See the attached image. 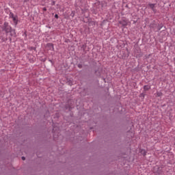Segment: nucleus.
Segmentation results:
<instances>
[{
    "label": "nucleus",
    "instance_id": "12",
    "mask_svg": "<svg viewBox=\"0 0 175 175\" xmlns=\"http://www.w3.org/2000/svg\"><path fill=\"white\" fill-rule=\"evenodd\" d=\"M81 49H83V51H85V49H87V45L86 44H83L81 46Z\"/></svg>",
    "mask_w": 175,
    "mask_h": 175
},
{
    "label": "nucleus",
    "instance_id": "3",
    "mask_svg": "<svg viewBox=\"0 0 175 175\" xmlns=\"http://www.w3.org/2000/svg\"><path fill=\"white\" fill-rule=\"evenodd\" d=\"M13 21H14V25H17L18 23V17L17 16H16L14 18H12Z\"/></svg>",
    "mask_w": 175,
    "mask_h": 175
},
{
    "label": "nucleus",
    "instance_id": "16",
    "mask_svg": "<svg viewBox=\"0 0 175 175\" xmlns=\"http://www.w3.org/2000/svg\"><path fill=\"white\" fill-rule=\"evenodd\" d=\"M29 50H31V51L34 50L36 51V47L31 46V47L29 48Z\"/></svg>",
    "mask_w": 175,
    "mask_h": 175
},
{
    "label": "nucleus",
    "instance_id": "14",
    "mask_svg": "<svg viewBox=\"0 0 175 175\" xmlns=\"http://www.w3.org/2000/svg\"><path fill=\"white\" fill-rule=\"evenodd\" d=\"M162 95H163V94L161 92H157V96H162Z\"/></svg>",
    "mask_w": 175,
    "mask_h": 175
},
{
    "label": "nucleus",
    "instance_id": "23",
    "mask_svg": "<svg viewBox=\"0 0 175 175\" xmlns=\"http://www.w3.org/2000/svg\"><path fill=\"white\" fill-rule=\"evenodd\" d=\"M58 17H59V16H58V14H56L55 15V18H58Z\"/></svg>",
    "mask_w": 175,
    "mask_h": 175
},
{
    "label": "nucleus",
    "instance_id": "18",
    "mask_svg": "<svg viewBox=\"0 0 175 175\" xmlns=\"http://www.w3.org/2000/svg\"><path fill=\"white\" fill-rule=\"evenodd\" d=\"M70 16L71 17H75V11H72V12L70 14Z\"/></svg>",
    "mask_w": 175,
    "mask_h": 175
},
{
    "label": "nucleus",
    "instance_id": "20",
    "mask_svg": "<svg viewBox=\"0 0 175 175\" xmlns=\"http://www.w3.org/2000/svg\"><path fill=\"white\" fill-rule=\"evenodd\" d=\"M42 10H43L44 12H47V8H46L44 7V8H42Z\"/></svg>",
    "mask_w": 175,
    "mask_h": 175
},
{
    "label": "nucleus",
    "instance_id": "7",
    "mask_svg": "<svg viewBox=\"0 0 175 175\" xmlns=\"http://www.w3.org/2000/svg\"><path fill=\"white\" fill-rule=\"evenodd\" d=\"M120 23L122 24L123 27H126L128 25V23L125 21H120Z\"/></svg>",
    "mask_w": 175,
    "mask_h": 175
},
{
    "label": "nucleus",
    "instance_id": "15",
    "mask_svg": "<svg viewBox=\"0 0 175 175\" xmlns=\"http://www.w3.org/2000/svg\"><path fill=\"white\" fill-rule=\"evenodd\" d=\"M77 67H78L79 69H82V68H83V64H77Z\"/></svg>",
    "mask_w": 175,
    "mask_h": 175
},
{
    "label": "nucleus",
    "instance_id": "11",
    "mask_svg": "<svg viewBox=\"0 0 175 175\" xmlns=\"http://www.w3.org/2000/svg\"><path fill=\"white\" fill-rule=\"evenodd\" d=\"M94 73L96 76H100V72H99L98 70H96Z\"/></svg>",
    "mask_w": 175,
    "mask_h": 175
},
{
    "label": "nucleus",
    "instance_id": "21",
    "mask_svg": "<svg viewBox=\"0 0 175 175\" xmlns=\"http://www.w3.org/2000/svg\"><path fill=\"white\" fill-rule=\"evenodd\" d=\"M53 139H54V140H56V139H56L55 133H53Z\"/></svg>",
    "mask_w": 175,
    "mask_h": 175
},
{
    "label": "nucleus",
    "instance_id": "1",
    "mask_svg": "<svg viewBox=\"0 0 175 175\" xmlns=\"http://www.w3.org/2000/svg\"><path fill=\"white\" fill-rule=\"evenodd\" d=\"M2 31H5V34L0 36V40L1 42L8 41V34L10 33V36L16 38V30L12 29V27L9 25V23L5 22L1 26Z\"/></svg>",
    "mask_w": 175,
    "mask_h": 175
},
{
    "label": "nucleus",
    "instance_id": "10",
    "mask_svg": "<svg viewBox=\"0 0 175 175\" xmlns=\"http://www.w3.org/2000/svg\"><path fill=\"white\" fill-rule=\"evenodd\" d=\"M145 96H146V94L145 93H141L139 94V98H142V99H144Z\"/></svg>",
    "mask_w": 175,
    "mask_h": 175
},
{
    "label": "nucleus",
    "instance_id": "2",
    "mask_svg": "<svg viewBox=\"0 0 175 175\" xmlns=\"http://www.w3.org/2000/svg\"><path fill=\"white\" fill-rule=\"evenodd\" d=\"M149 27L152 29H155V28H157V27H158V24H157V23H155V21H153L152 22V23L150 24Z\"/></svg>",
    "mask_w": 175,
    "mask_h": 175
},
{
    "label": "nucleus",
    "instance_id": "13",
    "mask_svg": "<svg viewBox=\"0 0 175 175\" xmlns=\"http://www.w3.org/2000/svg\"><path fill=\"white\" fill-rule=\"evenodd\" d=\"M10 17L11 18H15L16 16H14V14H13V12H10Z\"/></svg>",
    "mask_w": 175,
    "mask_h": 175
},
{
    "label": "nucleus",
    "instance_id": "24",
    "mask_svg": "<svg viewBox=\"0 0 175 175\" xmlns=\"http://www.w3.org/2000/svg\"><path fill=\"white\" fill-rule=\"evenodd\" d=\"M10 40H12V38H10Z\"/></svg>",
    "mask_w": 175,
    "mask_h": 175
},
{
    "label": "nucleus",
    "instance_id": "22",
    "mask_svg": "<svg viewBox=\"0 0 175 175\" xmlns=\"http://www.w3.org/2000/svg\"><path fill=\"white\" fill-rule=\"evenodd\" d=\"M21 159H22V161H25V157H22Z\"/></svg>",
    "mask_w": 175,
    "mask_h": 175
},
{
    "label": "nucleus",
    "instance_id": "19",
    "mask_svg": "<svg viewBox=\"0 0 175 175\" xmlns=\"http://www.w3.org/2000/svg\"><path fill=\"white\" fill-rule=\"evenodd\" d=\"M142 154L143 157H146V152L144 150H142Z\"/></svg>",
    "mask_w": 175,
    "mask_h": 175
},
{
    "label": "nucleus",
    "instance_id": "4",
    "mask_svg": "<svg viewBox=\"0 0 175 175\" xmlns=\"http://www.w3.org/2000/svg\"><path fill=\"white\" fill-rule=\"evenodd\" d=\"M64 107L66 110H68V111H70L72 110V106H70V105L69 104H66Z\"/></svg>",
    "mask_w": 175,
    "mask_h": 175
},
{
    "label": "nucleus",
    "instance_id": "9",
    "mask_svg": "<svg viewBox=\"0 0 175 175\" xmlns=\"http://www.w3.org/2000/svg\"><path fill=\"white\" fill-rule=\"evenodd\" d=\"M149 6H150V9H152V10H154V8H155V4L150 3V4H149Z\"/></svg>",
    "mask_w": 175,
    "mask_h": 175
},
{
    "label": "nucleus",
    "instance_id": "5",
    "mask_svg": "<svg viewBox=\"0 0 175 175\" xmlns=\"http://www.w3.org/2000/svg\"><path fill=\"white\" fill-rule=\"evenodd\" d=\"M149 90H151V86L148 85H146L144 86V91H149Z\"/></svg>",
    "mask_w": 175,
    "mask_h": 175
},
{
    "label": "nucleus",
    "instance_id": "6",
    "mask_svg": "<svg viewBox=\"0 0 175 175\" xmlns=\"http://www.w3.org/2000/svg\"><path fill=\"white\" fill-rule=\"evenodd\" d=\"M46 46L47 47H49L50 50H51V49L54 50V44H53L52 43H48Z\"/></svg>",
    "mask_w": 175,
    "mask_h": 175
},
{
    "label": "nucleus",
    "instance_id": "8",
    "mask_svg": "<svg viewBox=\"0 0 175 175\" xmlns=\"http://www.w3.org/2000/svg\"><path fill=\"white\" fill-rule=\"evenodd\" d=\"M163 27V25L161 24H158L157 27L156 28H157V31H161V29H162V27Z\"/></svg>",
    "mask_w": 175,
    "mask_h": 175
},
{
    "label": "nucleus",
    "instance_id": "17",
    "mask_svg": "<svg viewBox=\"0 0 175 175\" xmlns=\"http://www.w3.org/2000/svg\"><path fill=\"white\" fill-rule=\"evenodd\" d=\"M68 85H73V82H72V81H68Z\"/></svg>",
    "mask_w": 175,
    "mask_h": 175
}]
</instances>
